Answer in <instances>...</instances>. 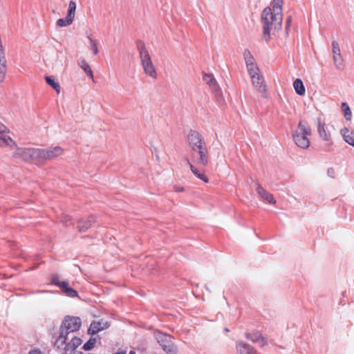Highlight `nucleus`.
I'll use <instances>...</instances> for the list:
<instances>
[{"mask_svg": "<svg viewBox=\"0 0 354 354\" xmlns=\"http://www.w3.org/2000/svg\"><path fill=\"white\" fill-rule=\"evenodd\" d=\"M282 20V8H266L261 14V23L263 25L262 39L266 41H268L271 39L272 35L281 29Z\"/></svg>", "mask_w": 354, "mask_h": 354, "instance_id": "obj_1", "label": "nucleus"}, {"mask_svg": "<svg viewBox=\"0 0 354 354\" xmlns=\"http://www.w3.org/2000/svg\"><path fill=\"white\" fill-rule=\"evenodd\" d=\"M209 153L207 146L190 150L188 156L185 158L192 172L199 179L207 183L209 178L205 175L203 169L209 163Z\"/></svg>", "mask_w": 354, "mask_h": 354, "instance_id": "obj_2", "label": "nucleus"}, {"mask_svg": "<svg viewBox=\"0 0 354 354\" xmlns=\"http://www.w3.org/2000/svg\"><path fill=\"white\" fill-rule=\"evenodd\" d=\"M137 47L145 74L152 79H156V70L145 44L142 41H138L137 42Z\"/></svg>", "mask_w": 354, "mask_h": 354, "instance_id": "obj_3", "label": "nucleus"}, {"mask_svg": "<svg viewBox=\"0 0 354 354\" xmlns=\"http://www.w3.org/2000/svg\"><path fill=\"white\" fill-rule=\"evenodd\" d=\"M312 134L311 129L303 121H299L297 129L292 131V136L295 145L301 148L307 149L310 146L308 136Z\"/></svg>", "mask_w": 354, "mask_h": 354, "instance_id": "obj_4", "label": "nucleus"}, {"mask_svg": "<svg viewBox=\"0 0 354 354\" xmlns=\"http://www.w3.org/2000/svg\"><path fill=\"white\" fill-rule=\"evenodd\" d=\"M39 149L37 148H17L13 157L25 162H39Z\"/></svg>", "mask_w": 354, "mask_h": 354, "instance_id": "obj_5", "label": "nucleus"}, {"mask_svg": "<svg viewBox=\"0 0 354 354\" xmlns=\"http://www.w3.org/2000/svg\"><path fill=\"white\" fill-rule=\"evenodd\" d=\"M39 162H45L47 160H53L61 156L64 149L59 146L39 149Z\"/></svg>", "mask_w": 354, "mask_h": 354, "instance_id": "obj_6", "label": "nucleus"}, {"mask_svg": "<svg viewBox=\"0 0 354 354\" xmlns=\"http://www.w3.org/2000/svg\"><path fill=\"white\" fill-rule=\"evenodd\" d=\"M82 325V322L78 317L66 316L62 322L59 330L66 332L67 335L70 333L79 330Z\"/></svg>", "mask_w": 354, "mask_h": 354, "instance_id": "obj_7", "label": "nucleus"}, {"mask_svg": "<svg viewBox=\"0 0 354 354\" xmlns=\"http://www.w3.org/2000/svg\"><path fill=\"white\" fill-rule=\"evenodd\" d=\"M249 75L251 77L252 84L255 89L261 94L262 97L267 98L268 93L266 85L263 76L259 74V71H255V73H249Z\"/></svg>", "mask_w": 354, "mask_h": 354, "instance_id": "obj_8", "label": "nucleus"}, {"mask_svg": "<svg viewBox=\"0 0 354 354\" xmlns=\"http://www.w3.org/2000/svg\"><path fill=\"white\" fill-rule=\"evenodd\" d=\"M187 142L190 150L207 146L203 137L195 130H191L189 132L187 135Z\"/></svg>", "mask_w": 354, "mask_h": 354, "instance_id": "obj_9", "label": "nucleus"}, {"mask_svg": "<svg viewBox=\"0 0 354 354\" xmlns=\"http://www.w3.org/2000/svg\"><path fill=\"white\" fill-rule=\"evenodd\" d=\"M51 283L59 287L62 291L67 296L71 297H77L78 294L76 290L68 286V283L66 281H61L59 276L53 274L51 278Z\"/></svg>", "mask_w": 354, "mask_h": 354, "instance_id": "obj_10", "label": "nucleus"}, {"mask_svg": "<svg viewBox=\"0 0 354 354\" xmlns=\"http://www.w3.org/2000/svg\"><path fill=\"white\" fill-rule=\"evenodd\" d=\"M9 129L0 122V147H16L15 142L8 135Z\"/></svg>", "mask_w": 354, "mask_h": 354, "instance_id": "obj_11", "label": "nucleus"}, {"mask_svg": "<svg viewBox=\"0 0 354 354\" xmlns=\"http://www.w3.org/2000/svg\"><path fill=\"white\" fill-rule=\"evenodd\" d=\"M243 58L246 64L247 70L249 73H255L259 69L256 64V61L248 49H245L243 52Z\"/></svg>", "mask_w": 354, "mask_h": 354, "instance_id": "obj_12", "label": "nucleus"}, {"mask_svg": "<svg viewBox=\"0 0 354 354\" xmlns=\"http://www.w3.org/2000/svg\"><path fill=\"white\" fill-rule=\"evenodd\" d=\"M332 51L333 54V58L335 66L338 69H342L343 59L341 55L339 44L336 41H333L332 42Z\"/></svg>", "mask_w": 354, "mask_h": 354, "instance_id": "obj_13", "label": "nucleus"}, {"mask_svg": "<svg viewBox=\"0 0 354 354\" xmlns=\"http://www.w3.org/2000/svg\"><path fill=\"white\" fill-rule=\"evenodd\" d=\"M109 326L110 325L107 322H104L102 320L99 322H93L88 329V333L92 335H95L100 331L108 328Z\"/></svg>", "mask_w": 354, "mask_h": 354, "instance_id": "obj_14", "label": "nucleus"}, {"mask_svg": "<svg viewBox=\"0 0 354 354\" xmlns=\"http://www.w3.org/2000/svg\"><path fill=\"white\" fill-rule=\"evenodd\" d=\"M158 342L165 352L170 354L175 353L176 349L173 343L170 340V336H164L163 339H158Z\"/></svg>", "mask_w": 354, "mask_h": 354, "instance_id": "obj_15", "label": "nucleus"}, {"mask_svg": "<svg viewBox=\"0 0 354 354\" xmlns=\"http://www.w3.org/2000/svg\"><path fill=\"white\" fill-rule=\"evenodd\" d=\"M203 80L207 84L209 85L210 88L214 93H218L220 92L219 86H218L216 79L214 77L213 75L204 73Z\"/></svg>", "mask_w": 354, "mask_h": 354, "instance_id": "obj_16", "label": "nucleus"}, {"mask_svg": "<svg viewBox=\"0 0 354 354\" xmlns=\"http://www.w3.org/2000/svg\"><path fill=\"white\" fill-rule=\"evenodd\" d=\"M236 349L238 354H254V348L247 343L239 342L236 343Z\"/></svg>", "mask_w": 354, "mask_h": 354, "instance_id": "obj_17", "label": "nucleus"}, {"mask_svg": "<svg viewBox=\"0 0 354 354\" xmlns=\"http://www.w3.org/2000/svg\"><path fill=\"white\" fill-rule=\"evenodd\" d=\"M257 192L261 198L265 201L270 204H274L276 201L274 200L273 195L266 191L260 185L257 184Z\"/></svg>", "mask_w": 354, "mask_h": 354, "instance_id": "obj_18", "label": "nucleus"}, {"mask_svg": "<svg viewBox=\"0 0 354 354\" xmlns=\"http://www.w3.org/2000/svg\"><path fill=\"white\" fill-rule=\"evenodd\" d=\"M245 337L252 342L259 344L261 346H263L267 344L266 340L259 332H255L252 334L246 333Z\"/></svg>", "mask_w": 354, "mask_h": 354, "instance_id": "obj_19", "label": "nucleus"}, {"mask_svg": "<svg viewBox=\"0 0 354 354\" xmlns=\"http://www.w3.org/2000/svg\"><path fill=\"white\" fill-rule=\"evenodd\" d=\"M317 130L319 137L326 142H331L330 133L325 128L324 123H322L320 120L317 122Z\"/></svg>", "mask_w": 354, "mask_h": 354, "instance_id": "obj_20", "label": "nucleus"}, {"mask_svg": "<svg viewBox=\"0 0 354 354\" xmlns=\"http://www.w3.org/2000/svg\"><path fill=\"white\" fill-rule=\"evenodd\" d=\"M82 343V340L77 337H74L72 338L70 342L67 343L64 350L66 352L72 353L79 346H80Z\"/></svg>", "mask_w": 354, "mask_h": 354, "instance_id": "obj_21", "label": "nucleus"}, {"mask_svg": "<svg viewBox=\"0 0 354 354\" xmlns=\"http://www.w3.org/2000/svg\"><path fill=\"white\" fill-rule=\"evenodd\" d=\"M95 222V218L91 216L87 220H80L78 222L77 228L81 232H86L88 228L91 227L93 223Z\"/></svg>", "mask_w": 354, "mask_h": 354, "instance_id": "obj_22", "label": "nucleus"}, {"mask_svg": "<svg viewBox=\"0 0 354 354\" xmlns=\"http://www.w3.org/2000/svg\"><path fill=\"white\" fill-rule=\"evenodd\" d=\"M67 333L66 332H65V330L64 331L63 330L61 331L59 330V335L58 337V338L56 339V341L55 342V344H54V346L55 348H57V349H59V350H61L62 349L63 346L64 345H66V339H67Z\"/></svg>", "mask_w": 354, "mask_h": 354, "instance_id": "obj_23", "label": "nucleus"}, {"mask_svg": "<svg viewBox=\"0 0 354 354\" xmlns=\"http://www.w3.org/2000/svg\"><path fill=\"white\" fill-rule=\"evenodd\" d=\"M78 65L84 71L88 77L94 80V77L91 66L84 59H80L78 62Z\"/></svg>", "mask_w": 354, "mask_h": 354, "instance_id": "obj_24", "label": "nucleus"}, {"mask_svg": "<svg viewBox=\"0 0 354 354\" xmlns=\"http://www.w3.org/2000/svg\"><path fill=\"white\" fill-rule=\"evenodd\" d=\"M341 134L346 142L354 147V136L353 132H351L348 129L344 128L341 130Z\"/></svg>", "mask_w": 354, "mask_h": 354, "instance_id": "obj_25", "label": "nucleus"}, {"mask_svg": "<svg viewBox=\"0 0 354 354\" xmlns=\"http://www.w3.org/2000/svg\"><path fill=\"white\" fill-rule=\"evenodd\" d=\"M6 56L0 55V82H3L5 80L6 75L7 72Z\"/></svg>", "mask_w": 354, "mask_h": 354, "instance_id": "obj_26", "label": "nucleus"}, {"mask_svg": "<svg viewBox=\"0 0 354 354\" xmlns=\"http://www.w3.org/2000/svg\"><path fill=\"white\" fill-rule=\"evenodd\" d=\"M293 86L295 92L299 95H304L305 94V87L303 82L300 79H296L293 83Z\"/></svg>", "mask_w": 354, "mask_h": 354, "instance_id": "obj_27", "label": "nucleus"}, {"mask_svg": "<svg viewBox=\"0 0 354 354\" xmlns=\"http://www.w3.org/2000/svg\"><path fill=\"white\" fill-rule=\"evenodd\" d=\"M46 82L52 88H53L57 93H60V86L57 82H55V79L50 76H46L45 77Z\"/></svg>", "mask_w": 354, "mask_h": 354, "instance_id": "obj_28", "label": "nucleus"}, {"mask_svg": "<svg viewBox=\"0 0 354 354\" xmlns=\"http://www.w3.org/2000/svg\"><path fill=\"white\" fill-rule=\"evenodd\" d=\"M74 19L67 16L64 19H59L56 24L59 27H64L71 25L73 22Z\"/></svg>", "mask_w": 354, "mask_h": 354, "instance_id": "obj_29", "label": "nucleus"}, {"mask_svg": "<svg viewBox=\"0 0 354 354\" xmlns=\"http://www.w3.org/2000/svg\"><path fill=\"white\" fill-rule=\"evenodd\" d=\"M342 109L344 111V115L345 119L346 120H351L352 117V113L349 106L346 102H343L342 104Z\"/></svg>", "mask_w": 354, "mask_h": 354, "instance_id": "obj_30", "label": "nucleus"}, {"mask_svg": "<svg viewBox=\"0 0 354 354\" xmlns=\"http://www.w3.org/2000/svg\"><path fill=\"white\" fill-rule=\"evenodd\" d=\"M76 10V3L73 1H71L68 4V9L67 12V16L70 17V18L75 19Z\"/></svg>", "mask_w": 354, "mask_h": 354, "instance_id": "obj_31", "label": "nucleus"}, {"mask_svg": "<svg viewBox=\"0 0 354 354\" xmlns=\"http://www.w3.org/2000/svg\"><path fill=\"white\" fill-rule=\"evenodd\" d=\"M88 39L89 40L90 43V48L92 50L93 53L94 55H97L99 53L98 48H97V44L95 40H94L91 36H88Z\"/></svg>", "mask_w": 354, "mask_h": 354, "instance_id": "obj_32", "label": "nucleus"}, {"mask_svg": "<svg viewBox=\"0 0 354 354\" xmlns=\"http://www.w3.org/2000/svg\"><path fill=\"white\" fill-rule=\"evenodd\" d=\"M96 344V339L95 337H91L83 346V349L85 351L91 350Z\"/></svg>", "mask_w": 354, "mask_h": 354, "instance_id": "obj_33", "label": "nucleus"}, {"mask_svg": "<svg viewBox=\"0 0 354 354\" xmlns=\"http://www.w3.org/2000/svg\"><path fill=\"white\" fill-rule=\"evenodd\" d=\"M283 3V0H274L272 2V8H282L281 4Z\"/></svg>", "mask_w": 354, "mask_h": 354, "instance_id": "obj_34", "label": "nucleus"}, {"mask_svg": "<svg viewBox=\"0 0 354 354\" xmlns=\"http://www.w3.org/2000/svg\"><path fill=\"white\" fill-rule=\"evenodd\" d=\"M28 354H44L39 348H34L29 351Z\"/></svg>", "mask_w": 354, "mask_h": 354, "instance_id": "obj_35", "label": "nucleus"}, {"mask_svg": "<svg viewBox=\"0 0 354 354\" xmlns=\"http://www.w3.org/2000/svg\"><path fill=\"white\" fill-rule=\"evenodd\" d=\"M71 220V217L68 215H63L62 216V221L64 223H67Z\"/></svg>", "mask_w": 354, "mask_h": 354, "instance_id": "obj_36", "label": "nucleus"}, {"mask_svg": "<svg viewBox=\"0 0 354 354\" xmlns=\"http://www.w3.org/2000/svg\"><path fill=\"white\" fill-rule=\"evenodd\" d=\"M291 21H292V19H291V17L289 16L287 19H286V30L288 28V27L290 26V23H291Z\"/></svg>", "mask_w": 354, "mask_h": 354, "instance_id": "obj_37", "label": "nucleus"}, {"mask_svg": "<svg viewBox=\"0 0 354 354\" xmlns=\"http://www.w3.org/2000/svg\"><path fill=\"white\" fill-rule=\"evenodd\" d=\"M176 192H182L183 191V187H175Z\"/></svg>", "mask_w": 354, "mask_h": 354, "instance_id": "obj_38", "label": "nucleus"}, {"mask_svg": "<svg viewBox=\"0 0 354 354\" xmlns=\"http://www.w3.org/2000/svg\"><path fill=\"white\" fill-rule=\"evenodd\" d=\"M328 174L329 175L334 174V170H333V168H330V169H328Z\"/></svg>", "mask_w": 354, "mask_h": 354, "instance_id": "obj_39", "label": "nucleus"}, {"mask_svg": "<svg viewBox=\"0 0 354 354\" xmlns=\"http://www.w3.org/2000/svg\"><path fill=\"white\" fill-rule=\"evenodd\" d=\"M115 354H126V353H125V352H122H122H117V353H115Z\"/></svg>", "mask_w": 354, "mask_h": 354, "instance_id": "obj_40", "label": "nucleus"}, {"mask_svg": "<svg viewBox=\"0 0 354 354\" xmlns=\"http://www.w3.org/2000/svg\"><path fill=\"white\" fill-rule=\"evenodd\" d=\"M129 354H136V352L133 351H131Z\"/></svg>", "mask_w": 354, "mask_h": 354, "instance_id": "obj_41", "label": "nucleus"}, {"mask_svg": "<svg viewBox=\"0 0 354 354\" xmlns=\"http://www.w3.org/2000/svg\"><path fill=\"white\" fill-rule=\"evenodd\" d=\"M62 354H71V353L64 351V353Z\"/></svg>", "mask_w": 354, "mask_h": 354, "instance_id": "obj_42", "label": "nucleus"}, {"mask_svg": "<svg viewBox=\"0 0 354 354\" xmlns=\"http://www.w3.org/2000/svg\"><path fill=\"white\" fill-rule=\"evenodd\" d=\"M225 330L226 332H228V331H229V330H228L227 328H225Z\"/></svg>", "mask_w": 354, "mask_h": 354, "instance_id": "obj_43", "label": "nucleus"}, {"mask_svg": "<svg viewBox=\"0 0 354 354\" xmlns=\"http://www.w3.org/2000/svg\"><path fill=\"white\" fill-rule=\"evenodd\" d=\"M80 354H82V352H80Z\"/></svg>", "mask_w": 354, "mask_h": 354, "instance_id": "obj_44", "label": "nucleus"}]
</instances>
